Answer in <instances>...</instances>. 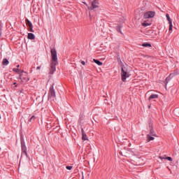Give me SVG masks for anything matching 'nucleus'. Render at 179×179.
Masks as SVG:
<instances>
[{
    "instance_id": "nucleus-9",
    "label": "nucleus",
    "mask_w": 179,
    "mask_h": 179,
    "mask_svg": "<svg viewBox=\"0 0 179 179\" xmlns=\"http://www.w3.org/2000/svg\"><path fill=\"white\" fill-rule=\"evenodd\" d=\"M22 146V155H25V156H27V149L26 148V145H24V143H21Z\"/></svg>"
},
{
    "instance_id": "nucleus-8",
    "label": "nucleus",
    "mask_w": 179,
    "mask_h": 179,
    "mask_svg": "<svg viewBox=\"0 0 179 179\" xmlns=\"http://www.w3.org/2000/svg\"><path fill=\"white\" fill-rule=\"evenodd\" d=\"M92 8H91V10H93V9H96L99 8V0H94L92 2Z\"/></svg>"
},
{
    "instance_id": "nucleus-14",
    "label": "nucleus",
    "mask_w": 179,
    "mask_h": 179,
    "mask_svg": "<svg viewBox=\"0 0 179 179\" xmlns=\"http://www.w3.org/2000/svg\"><path fill=\"white\" fill-rule=\"evenodd\" d=\"M155 137L151 136L150 134L147 135V142H150V141H154Z\"/></svg>"
},
{
    "instance_id": "nucleus-6",
    "label": "nucleus",
    "mask_w": 179,
    "mask_h": 179,
    "mask_svg": "<svg viewBox=\"0 0 179 179\" xmlns=\"http://www.w3.org/2000/svg\"><path fill=\"white\" fill-rule=\"evenodd\" d=\"M48 97L50 99H54V97H55V90H54V87H50Z\"/></svg>"
},
{
    "instance_id": "nucleus-21",
    "label": "nucleus",
    "mask_w": 179,
    "mask_h": 179,
    "mask_svg": "<svg viewBox=\"0 0 179 179\" xmlns=\"http://www.w3.org/2000/svg\"><path fill=\"white\" fill-rule=\"evenodd\" d=\"M142 46L143 47H152V45L148 43H143Z\"/></svg>"
},
{
    "instance_id": "nucleus-3",
    "label": "nucleus",
    "mask_w": 179,
    "mask_h": 179,
    "mask_svg": "<svg viewBox=\"0 0 179 179\" xmlns=\"http://www.w3.org/2000/svg\"><path fill=\"white\" fill-rule=\"evenodd\" d=\"M121 75L122 82H125V80H127V78H129L128 72L127 71V70L124 69V68H122Z\"/></svg>"
},
{
    "instance_id": "nucleus-31",
    "label": "nucleus",
    "mask_w": 179,
    "mask_h": 179,
    "mask_svg": "<svg viewBox=\"0 0 179 179\" xmlns=\"http://www.w3.org/2000/svg\"><path fill=\"white\" fill-rule=\"evenodd\" d=\"M150 107H151V106L150 105V106H148V108H150Z\"/></svg>"
},
{
    "instance_id": "nucleus-32",
    "label": "nucleus",
    "mask_w": 179,
    "mask_h": 179,
    "mask_svg": "<svg viewBox=\"0 0 179 179\" xmlns=\"http://www.w3.org/2000/svg\"><path fill=\"white\" fill-rule=\"evenodd\" d=\"M0 120H1V115H0Z\"/></svg>"
},
{
    "instance_id": "nucleus-5",
    "label": "nucleus",
    "mask_w": 179,
    "mask_h": 179,
    "mask_svg": "<svg viewBox=\"0 0 179 179\" xmlns=\"http://www.w3.org/2000/svg\"><path fill=\"white\" fill-rule=\"evenodd\" d=\"M57 64L55 62H52L50 64V75H52L54 73V72H55V71H57Z\"/></svg>"
},
{
    "instance_id": "nucleus-29",
    "label": "nucleus",
    "mask_w": 179,
    "mask_h": 179,
    "mask_svg": "<svg viewBox=\"0 0 179 179\" xmlns=\"http://www.w3.org/2000/svg\"><path fill=\"white\" fill-rule=\"evenodd\" d=\"M20 66L18 64V65L17 66V68H20Z\"/></svg>"
},
{
    "instance_id": "nucleus-13",
    "label": "nucleus",
    "mask_w": 179,
    "mask_h": 179,
    "mask_svg": "<svg viewBox=\"0 0 179 179\" xmlns=\"http://www.w3.org/2000/svg\"><path fill=\"white\" fill-rule=\"evenodd\" d=\"M159 159L161 160H169V162H173V158H171V157H159Z\"/></svg>"
},
{
    "instance_id": "nucleus-28",
    "label": "nucleus",
    "mask_w": 179,
    "mask_h": 179,
    "mask_svg": "<svg viewBox=\"0 0 179 179\" xmlns=\"http://www.w3.org/2000/svg\"><path fill=\"white\" fill-rule=\"evenodd\" d=\"M36 69H37V71H38L39 69H41V66H37V67H36Z\"/></svg>"
},
{
    "instance_id": "nucleus-18",
    "label": "nucleus",
    "mask_w": 179,
    "mask_h": 179,
    "mask_svg": "<svg viewBox=\"0 0 179 179\" xmlns=\"http://www.w3.org/2000/svg\"><path fill=\"white\" fill-rule=\"evenodd\" d=\"M36 116L33 115L32 117H30V119L29 120V122H34V121H36Z\"/></svg>"
},
{
    "instance_id": "nucleus-4",
    "label": "nucleus",
    "mask_w": 179,
    "mask_h": 179,
    "mask_svg": "<svg viewBox=\"0 0 179 179\" xmlns=\"http://www.w3.org/2000/svg\"><path fill=\"white\" fill-rule=\"evenodd\" d=\"M20 79L23 83L29 82V80H30V79L29 78V76H27V73H24V74H20Z\"/></svg>"
},
{
    "instance_id": "nucleus-15",
    "label": "nucleus",
    "mask_w": 179,
    "mask_h": 179,
    "mask_svg": "<svg viewBox=\"0 0 179 179\" xmlns=\"http://www.w3.org/2000/svg\"><path fill=\"white\" fill-rule=\"evenodd\" d=\"M93 61H94V62H95V64L99 65V66H101V65H103V62H101L96 59H94Z\"/></svg>"
},
{
    "instance_id": "nucleus-25",
    "label": "nucleus",
    "mask_w": 179,
    "mask_h": 179,
    "mask_svg": "<svg viewBox=\"0 0 179 179\" xmlns=\"http://www.w3.org/2000/svg\"><path fill=\"white\" fill-rule=\"evenodd\" d=\"M66 169L67 170H72V166H66Z\"/></svg>"
},
{
    "instance_id": "nucleus-7",
    "label": "nucleus",
    "mask_w": 179,
    "mask_h": 179,
    "mask_svg": "<svg viewBox=\"0 0 179 179\" xmlns=\"http://www.w3.org/2000/svg\"><path fill=\"white\" fill-rule=\"evenodd\" d=\"M166 19L169 23V31L173 30V22H171V18H170V15L166 14Z\"/></svg>"
},
{
    "instance_id": "nucleus-26",
    "label": "nucleus",
    "mask_w": 179,
    "mask_h": 179,
    "mask_svg": "<svg viewBox=\"0 0 179 179\" xmlns=\"http://www.w3.org/2000/svg\"><path fill=\"white\" fill-rule=\"evenodd\" d=\"M81 64H82V65H86V62H85V61H82Z\"/></svg>"
},
{
    "instance_id": "nucleus-11",
    "label": "nucleus",
    "mask_w": 179,
    "mask_h": 179,
    "mask_svg": "<svg viewBox=\"0 0 179 179\" xmlns=\"http://www.w3.org/2000/svg\"><path fill=\"white\" fill-rule=\"evenodd\" d=\"M27 38L29 40H34L36 38V36L33 33H29L27 36Z\"/></svg>"
},
{
    "instance_id": "nucleus-19",
    "label": "nucleus",
    "mask_w": 179,
    "mask_h": 179,
    "mask_svg": "<svg viewBox=\"0 0 179 179\" xmlns=\"http://www.w3.org/2000/svg\"><path fill=\"white\" fill-rule=\"evenodd\" d=\"M25 22H26V24H27V26H29H29H32L33 25L31 22H30V20H29V19L25 20Z\"/></svg>"
},
{
    "instance_id": "nucleus-30",
    "label": "nucleus",
    "mask_w": 179,
    "mask_h": 179,
    "mask_svg": "<svg viewBox=\"0 0 179 179\" xmlns=\"http://www.w3.org/2000/svg\"><path fill=\"white\" fill-rule=\"evenodd\" d=\"M83 3H85V5H87V4L86 3V2H83Z\"/></svg>"
},
{
    "instance_id": "nucleus-27",
    "label": "nucleus",
    "mask_w": 179,
    "mask_h": 179,
    "mask_svg": "<svg viewBox=\"0 0 179 179\" xmlns=\"http://www.w3.org/2000/svg\"><path fill=\"white\" fill-rule=\"evenodd\" d=\"M169 80H170V78H169V77H167V78H166V82L168 83H169Z\"/></svg>"
},
{
    "instance_id": "nucleus-2",
    "label": "nucleus",
    "mask_w": 179,
    "mask_h": 179,
    "mask_svg": "<svg viewBox=\"0 0 179 179\" xmlns=\"http://www.w3.org/2000/svg\"><path fill=\"white\" fill-rule=\"evenodd\" d=\"M155 15H156V13L154 11H148L143 15L144 19H152V17H155Z\"/></svg>"
},
{
    "instance_id": "nucleus-1",
    "label": "nucleus",
    "mask_w": 179,
    "mask_h": 179,
    "mask_svg": "<svg viewBox=\"0 0 179 179\" xmlns=\"http://www.w3.org/2000/svg\"><path fill=\"white\" fill-rule=\"evenodd\" d=\"M51 55H52V62H55L58 64V57L57 56V50L55 48H52L50 50Z\"/></svg>"
},
{
    "instance_id": "nucleus-17",
    "label": "nucleus",
    "mask_w": 179,
    "mask_h": 179,
    "mask_svg": "<svg viewBox=\"0 0 179 179\" xmlns=\"http://www.w3.org/2000/svg\"><path fill=\"white\" fill-rule=\"evenodd\" d=\"M13 72H16V73H23V71H20L19 69H13Z\"/></svg>"
},
{
    "instance_id": "nucleus-12",
    "label": "nucleus",
    "mask_w": 179,
    "mask_h": 179,
    "mask_svg": "<svg viewBox=\"0 0 179 179\" xmlns=\"http://www.w3.org/2000/svg\"><path fill=\"white\" fill-rule=\"evenodd\" d=\"M153 99H159V95L158 94H151L150 97L148 98L149 101L150 100H153Z\"/></svg>"
},
{
    "instance_id": "nucleus-16",
    "label": "nucleus",
    "mask_w": 179,
    "mask_h": 179,
    "mask_svg": "<svg viewBox=\"0 0 179 179\" xmlns=\"http://www.w3.org/2000/svg\"><path fill=\"white\" fill-rule=\"evenodd\" d=\"M3 65H9V61L8 59H3L2 62Z\"/></svg>"
},
{
    "instance_id": "nucleus-22",
    "label": "nucleus",
    "mask_w": 179,
    "mask_h": 179,
    "mask_svg": "<svg viewBox=\"0 0 179 179\" xmlns=\"http://www.w3.org/2000/svg\"><path fill=\"white\" fill-rule=\"evenodd\" d=\"M150 23H148V22H143L142 23V26H143L144 27H146L148 26H150Z\"/></svg>"
},
{
    "instance_id": "nucleus-10",
    "label": "nucleus",
    "mask_w": 179,
    "mask_h": 179,
    "mask_svg": "<svg viewBox=\"0 0 179 179\" xmlns=\"http://www.w3.org/2000/svg\"><path fill=\"white\" fill-rule=\"evenodd\" d=\"M81 132L83 141H87V135L85 134V130L83 129V128L81 129Z\"/></svg>"
},
{
    "instance_id": "nucleus-20",
    "label": "nucleus",
    "mask_w": 179,
    "mask_h": 179,
    "mask_svg": "<svg viewBox=\"0 0 179 179\" xmlns=\"http://www.w3.org/2000/svg\"><path fill=\"white\" fill-rule=\"evenodd\" d=\"M25 22H26V24H27V26H29H29H32L33 25L31 22H30V20H29V19L25 20Z\"/></svg>"
},
{
    "instance_id": "nucleus-23",
    "label": "nucleus",
    "mask_w": 179,
    "mask_h": 179,
    "mask_svg": "<svg viewBox=\"0 0 179 179\" xmlns=\"http://www.w3.org/2000/svg\"><path fill=\"white\" fill-rule=\"evenodd\" d=\"M150 135H152V136H156V133H155V130L150 129Z\"/></svg>"
},
{
    "instance_id": "nucleus-24",
    "label": "nucleus",
    "mask_w": 179,
    "mask_h": 179,
    "mask_svg": "<svg viewBox=\"0 0 179 179\" xmlns=\"http://www.w3.org/2000/svg\"><path fill=\"white\" fill-rule=\"evenodd\" d=\"M29 31L31 33H34V30L33 29V25H30L29 27Z\"/></svg>"
}]
</instances>
